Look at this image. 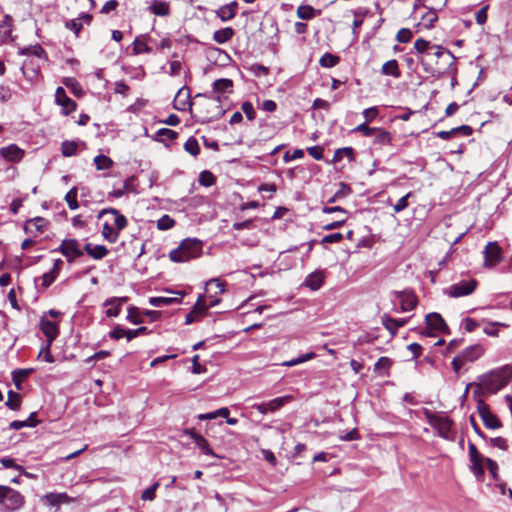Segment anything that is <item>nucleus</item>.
Masks as SVG:
<instances>
[{"mask_svg": "<svg viewBox=\"0 0 512 512\" xmlns=\"http://www.w3.org/2000/svg\"><path fill=\"white\" fill-rule=\"evenodd\" d=\"M127 311L128 313L126 318L130 323L138 325L144 322L143 310H141L140 308L136 306H130L128 307Z\"/></svg>", "mask_w": 512, "mask_h": 512, "instance_id": "nucleus-31", "label": "nucleus"}, {"mask_svg": "<svg viewBox=\"0 0 512 512\" xmlns=\"http://www.w3.org/2000/svg\"><path fill=\"white\" fill-rule=\"evenodd\" d=\"M128 301V297H111L107 299L103 306L108 307L105 311V314L107 317H117L121 310L124 303Z\"/></svg>", "mask_w": 512, "mask_h": 512, "instance_id": "nucleus-13", "label": "nucleus"}, {"mask_svg": "<svg viewBox=\"0 0 512 512\" xmlns=\"http://www.w3.org/2000/svg\"><path fill=\"white\" fill-rule=\"evenodd\" d=\"M483 353L484 349L482 348V346L475 344L463 350L460 356L464 359V361L472 362L478 359Z\"/></svg>", "mask_w": 512, "mask_h": 512, "instance_id": "nucleus-23", "label": "nucleus"}, {"mask_svg": "<svg viewBox=\"0 0 512 512\" xmlns=\"http://www.w3.org/2000/svg\"><path fill=\"white\" fill-rule=\"evenodd\" d=\"M241 109L249 121H253L256 118V112L251 102H244L241 106Z\"/></svg>", "mask_w": 512, "mask_h": 512, "instance_id": "nucleus-59", "label": "nucleus"}, {"mask_svg": "<svg viewBox=\"0 0 512 512\" xmlns=\"http://www.w3.org/2000/svg\"><path fill=\"white\" fill-rule=\"evenodd\" d=\"M234 36V30L231 27H225L214 32L213 40L216 43L223 44Z\"/></svg>", "mask_w": 512, "mask_h": 512, "instance_id": "nucleus-30", "label": "nucleus"}, {"mask_svg": "<svg viewBox=\"0 0 512 512\" xmlns=\"http://www.w3.org/2000/svg\"><path fill=\"white\" fill-rule=\"evenodd\" d=\"M407 322H408L407 318L395 319L387 314H384L381 317L382 325L385 327L386 330L389 331V333L392 336H395L398 332V329L405 326L407 324Z\"/></svg>", "mask_w": 512, "mask_h": 512, "instance_id": "nucleus-19", "label": "nucleus"}, {"mask_svg": "<svg viewBox=\"0 0 512 512\" xmlns=\"http://www.w3.org/2000/svg\"><path fill=\"white\" fill-rule=\"evenodd\" d=\"M229 414H230L229 409L227 407H222L215 412L200 414L198 416V418L200 420H212V419H216L217 417H227Z\"/></svg>", "mask_w": 512, "mask_h": 512, "instance_id": "nucleus-47", "label": "nucleus"}, {"mask_svg": "<svg viewBox=\"0 0 512 512\" xmlns=\"http://www.w3.org/2000/svg\"><path fill=\"white\" fill-rule=\"evenodd\" d=\"M106 214H111L114 216V228L118 231V233L127 227L128 220L123 214L120 213L118 209L112 207L104 208L99 212L98 218H101Z\"/></svg>", "mask_w": 512, "mask_h": 512, "instance_id": "nucleus-14", "label": "nucleus"}, {"mask_svg": "<svg viewBox=\"0 0 512 512\" xmlns=\"http://www.w3.org/2000/svg\"><path fill=\"white\" fill-rule=\"evenodd\" d=\"M65 27L74 32L76 37H79V34L82 30L83 24L80 22V19H71L65 22Z\"/></svg>", "mask_w": 512, "mask_h": 512, "instance_id": "nucleus-53", "label": "nucleus"}, {"mask_svg": "<svg viewBox=\"0 0 512 512\" xmlns=\"http://www.w3.org/2000/svg\"><path fill=\"white\" fill-rule=\"evenodd\" d=\"M54 251L61 252L69 262L83 256L79 242L76 239H64L61 245Z\"/></svg>", "mask_w": 512, "mask_h": 512, "instance_id": "nucleus-9", "label": "nucleus"}, {"mask_svg": "<svg viewBox=\"0 0 512 512\" xmlns=\"http://www.w3.org/2000/svg\"><path fill=\"white\" fill-rule=\"evenodd\" d=\"M195 444L203 454L218 457L210 448L208 441L203 436L197 437V442H195Z\"/></svg>", "mask_w": 512, "mask_h": 512, "instance_id": "nucleus-50", "label": "nucleus"}, {"mask_svg": "<svg viewBox=\"0 0 512 512\" xmlns=\"http://www.w3.org/2000/svg\"><path fill=\"white\" fill-rule=\"evenodd\" d=\"M175 225V221L173 218H171L169 215L165 214L163 215L158 221H157V228L159 230L165 231L168 229H171Z\"/></svg>", "mask_w": 512, "mask_h": 512, "instance_id": "nucleus-52", "label": "nucleus"}, {"mask_svg": "<svg viewBox=\"0 0 512 512\" xmlns=\"http://www.w3.org/2000/svg\"><path fill=\"white\" fill-rule=\"evenodd\" d=\"M8 398L5 405L14 411H18L21 407L22 398L21 395L13 390L8 391Z\"/></svg>", "mask_w": 512, "mask_h": 512, "instance_id": "nucleus-36", "label": "nucleus"}, {"mask_svg": "<svg viewBox=\"0 0 512 512\" xmlns=\"http://www.w3.org/2000/svg\"><path fill=\"white\" fill-rule=\"evenodd\" d=\"M233 92V81L228 78L217 79L212 85V97L207 102V105H213L216 109L215 113L207 115L206 119H219L225 114V110L220 106L222 97L225 94H231Z\"/></svg>", "mask_w": 512, "mask_h": 512, "instance_id": "nucleus-3", "label": "nucleus"}, {"mask_svg": "<svg viewBox=\"0 0 512 512\" xmlns=\"http://www.w3.org/2000/svg\"><path fill=\"white\" fill-rule=\"evenodd\" d=\"M77 195H78L77 187H72L65 195V201L67 202L68 207L71 210H76L79 207V204L77 201Z\"/></svg>", "mask_w": 512, "mask_h": 512, "instance_id": "nucleus-46", "label": "nucleus"}, {"mask_svg": "<svg viewBox=\"0 0 512 512\" xmlns=\"http://www.w3.org/2000/svg\"><path fill=\"white\" fill-rule=\"evenodd\" d=\"M412 196V193L411 192H408L406 195H404L403 197H401L397 203L393 206V209H394V212L395 213H399L403 210H405L409 203H408V199Z\"/></svg>", "mask_w": 512, "mask_h": 512, "instance_id": "nucleus-56", "label": "nucleus"}, {"mask_svg": "<svg viewBox=\"0 0 512 512\" xmlns=\"http://www.w3.org/2000/svg\"><path fill=\"white\" fill-rule=\"evenodd\" d=\"M150 332L151 331L146 326H141L137 329H127V341H131L140 335L149 334Z\"/></svg>", "mask_w": 512, "mask_h": 512, "instance_id": "nucleus-55", "label": "nucleus"}, {"mask_svg": "<svg viewBox=\"0 0 512 512\" xmlns=\"http://www.w3.org/2000/svg\"><path fill=\"white\" fill-rule=\"evenodd\" d=\"M477 412L486 428L499 429L502 427L500 419L491 412L490 406L481 398L477 400Z\"/></svg>", "mask_w": 512, "mask_h": 512, "instance_id": "nucleus-7", "label": "nucleus"}, {"mask_svg": "<svg viewBox=\"0 0 512 512\" xmlns=\"http://www.w3.org/2000/svg\"><path fill=\"white\" fill-rule=\"evenodd\" d=\"M428 423L438 431L439 436L445 439L450 438L453 421L446 416H440L429 410L424 412Z\"/></svg>", "mask_w": 512, "mask_h": 512, "instance_id": "nucleus-5", "label": "nucleus"}, {"mask_svg": "<svg viewBox=\"0 0 512 512\" xmlns=\"http://www.w3.org/2000/svg\"><path fill=\"white\" fill-rule=\"evenodd\" d=\"M393 365V361L386 356L380 357L374 365V371L380 375L388 374V370Z\"/></svg>", "mask_w": 512, "mask_h": 512, "instance_id": "nucleus-34", "label": "nucleus"}, {"mask_svg": "<svg viewBox=\"0 0 512 512\" xmlns=\"http://www.w3.org/2000/svg\"><path fill=\"white\" fill-rule=\"evenodd\" d=\"M55 101L61 106L64 115L70 114L77 108V103L67 96L66 91L62 87L56 89Z\"/></svg>", "mask_w": 512, "mask_h": 512, "instance_id": "nucleus-10", "label": "nucleus"}, {"mask_svg": "<svg viewBox=\"0 0 512 512\" xmlns=\"http://www.w3.org/2000/svg\"><path fill=\"white\" fill-rule=\"evenodd\" d=\"M184 149L187 153L194 157L198 156L200 153V146L198 141L195 137L192 136L185 142Z\"/></svg>", "mask_w": 512, "mask_h": 512, "instance_id": "nucleus-45", "label": "nucleus"}, {"mask_svg": "<svg viewBox=\"0 0 512 512\" xmlns=\"http://www.w3.org/2000/svg\"><path fill=\"white\" fill-rule=\"evenodd\" d=\"M158 487H159V483L156 482L152 486H150L149 488L144 490L142 495H141V499L144 500V501H146V500H148V501L154 500L155 499V492H156Z\"/></svg>", "mask_w": 512, "mask_h": 512, "instance_id": "nucleus-61", "label": "nucleus"}, {"mask_svg": "<svg viewBox=\"0 0 512 512\" xmlns=\"http://www.w3.org/2000/svg\"><path fill=\"white\" fill-rule=\"evenodd\" d=\"M63 84L69 88L75 96L80 97L83 95V89L75 78L67 77L63 80Z\"/></svg>", "mask_w": 512, "mask_h": 512, "instance_id": "nucleus-41", "label": "nucleus"}, {"mask_svg": "<svg viewBox=\"0 0 512 512\" xmlns=\"http://www.w3.org/2000/svg\"><path fill=\"white\" fill-rule=\"evenodd\" d=\"M484 265L492 268L498 265L502 260V249L498 242H488L485 246L484 251Z\"/></svg>", "mask_w": 512, "mask_h": 512, "instance_id": "nucleus-8", "label": "nucleus"}, {"mask_svg": "<svg viewBox=\"0 0 512 512\" xmlns=\"http://www.w3.org/2000/svg\"><path fill=\"white\" fill-rule=\"evenodd\" d=\"M24 150L16 144H10L0 149V156L8 162H19L24 157Z\"/></svg>", "mask_w": 512, "mask_h": 512, "instance_id": "nucleus-15", "label": "nucleus"}, {"mask_svg": "<svg viewBox=\"0 0 512 512\" xmlns=\"http://www.w3.org/2000/svg\"><path fill=\"white\" fill-rule=\"evenodd\" d=\"M343 238H344V236L342 233L336 232V233L325 235L322 238L321 243L322 244L339 243L340 241H342Z\"/></svg>", "mask_w": 512, "mask_h": 512, "instance_id": "nucleus-62", "label": "nucleus"}, {"mask_svg": "<svg viewBox=\"0 0 512 512\" xmlns=\"http://www.w3.org/2000/svg\"><path fill=\"white\" fill-rule=\"evenodd\" d=\"M216 15L222 20V21H228L235 17V12H232V10H229L228 6L223 5L221 6L217 11Z\"/></svg>", "mask_w": 512, "mask_h": 512, "instance_id": "nucleus-54", "label": "nucleus"}, {"mask_svg": "<svg viewBox=\"0 0 512 512\" xmlns=\"http://www.w3.org/2000/svg\"><path fill=\"white\" fill-rule=\"evenodd\" d=\"M40 329H41L42 333L45 335L47 342H49V345H52L53 341L59 335L58 324L56 322H53V321H50L47 319H41Z\"/></svg>", "mask_w": 512, "mask_h": 512, "instance_id": "nucleus-17", "label": "nucleus"}, {"mask_svg": "<svg viewBox=\"0 0 512 512\" xmlns=\"http://www.w3.org/2000/svg\"><path fill=\"white\" fill-rule=\"evenodd\" d=\"M37 419V412H32L26 420H14L9 424V428L13 430H20L24 427H36L39 424Z\"/></svg>", "mask_w": 512, "mask_h": 512, "instance_id": "nucleus-22", "label": "nucleus"}, {"mask_svg": "<svg viewBox=\"0 0 512 512\" xmlns=\"http://www.w3.org/2000/svg\"><path fill=\"white\" fill-rule=\"evenodd\" d=\"M78 145L75 141H63L61 144V153L64 157H71L76 155Z\"/></svg>", "mask_w": 512, "mask_h": 512, "instance_id": "nucleus-43", "label": "nucleus"}, {"mask_svg": "<svg viewBox=\"0 0 512 512\" xmlns=\"http://www.w3.org/2000/svg\"><path fill=\"white\" fill-rule=\"evenodd\" d=\"M33 372L32 368L29 369H16L12 372V381L17 390L22 389V382Z\"/></svg>", "mask_w": 512, "mask_h": 512, "instance_id": "nucleus-28", "label": "nucleus"}, {"mask_svg": "<svg viewBox=\"0 0 512 512\" xmlns=\"http://www.w3.org/2000/svg\"><path fill=\"white\" fill-rule=\"evenodd\" d=\"M169 291L177 294L178 296H176V297H151V298H149V303L155 307L169 306L172 304L180 303L184 296L183 290H169Z\"/></svg>", "mask_w": 512, "mask_h": 512, "instance_id": "nucleus-18", "label": "nucleus"}, {"mask_svg": "<svg viewBox=\"0 0 512 512\" xmlns=\"http://www.w3.org/2000/svg\"><path fill=\"white\" fill-rule=\"evenodd\" d=\"M94 163L97 170L110 169L114 164L113 160L110 157L103 154L97 155L94 158Z\"/></svg>", "mask_w": 512, "mask_h": 512, "instance_id": "nucleus-40", "label": "nucleus"}, {"mask_svg": "<svg viewBox=\"0 0 512 512\" xmlns=\"http://www.w3.org/2000/svg\"><path fill=\"white\" fill-rule=\"evenodd\" d=\"M440 45L431 44L429 41L424 40L422 38H419L414 43V48L417 51V53L420 55L419 60L422 63V60L426 57L428 54H433L435 52L436 47H439Z\"/></svg>", "mask_w": 512, "mask_h": 512, "instance_id": "nucleus-21", "label": "nucleus"}, {"mask_svg": "<svg viewBox=\"0 0 512 512\" xmlns=\"http://www.w3.org/2000/svg\"><path fill=\"white\" fill-rule=\"evenodd\" d=\"M297 16L302 20H311L316 16V11L310 5H300L297 8Z\"/></svg>", "mask_w": 512, "mask_h": 512, "instance_id": "nucleus-42", "label": "nucleus"}, {"mask_svg": "<svg viewBox=\"0 0 512 512\" xmlns=\"http://www.w3.org/2000/svg\"><path fill=\"white\" fill-rule=\"evenodd\" d=\"M102 236L109 243H115L119 238V233L112 225L105 222L102 228Z\"/></svg>", "mask_w": 512, "mask_h": 512, "instance_id": "nucleus-37", "label": "nucleus"}, {"mask_svg": "<svg viewBox=\"0 0 512 512\" xmlns=\"http://www.w3.org/2000/svg\"><path fill=\"white\" fill-rule=\"evenodd\" d=\"M20 54H22V55L32 54L38 58L48 59L47 52L40 44H36L33 46H28V47L23 48L20 50Z\"/></svg>", "mask_w": 512, "mask_h": 512, "instance_id": "nucleus-35", "label": "nucleus"}, {"mask_svg": "<svg viewBox=\"0 0 512 512\" xmlns=\"http://www.w3.org/2000/svg\"><path fill=\"white\" fill-rule=\"evenodd\" d=\"M395 297L401 302V311L408 312L413 310L417 304L418 299L412 291L401 290L395 293Z\"/></svg>", "mask_w": 512, "mask_h": 512, "instance_id": "nucleus-12", "label": "nucleus"}, {"mask_svg": "<svg viewBox=\"0 0 512 512\" xmlns=\"http://www.w3.org/2000/svg\"><path fill=\"white\" fill-rule=\"evenodd\" d=\"M391 140L392 137L388 131L378 128V131L375 132L374 144L386 146L391 144Z\"/></svg>", "mask_w": 512, "mask_h": 512, "instance_id": "nucleus-39", "label": "nucleus"}, {"mask_svg": "<svg viewBox=\"0 0 512 512\" xmlns=\"http://www.w3.org/2000/svg\"><path fill=\"white\" fill-rule=\"evenodd\" d=\"M468 453L471 472L478 480H482L485 475L484 464H486L487 457H484L472 442L468 443Z\"/></svg>", "mask_w": 512, "mask_h": 512, "instance_id": "nucleus-6", "label": "nucleus"}, {"mask_svg": "<svg viewBox=\"0 0 512 512\" xmlns=\"http://www.w3.org/2000/svg\"><path fill=\"white\" fill-rule=\"evenodd\" d=\"M422 66L426 73L435 77L445 74L457 73L456 57L445 47H436L433 54H428L422 60Z\"/></svg>", "mask_w": 512, "mask_h": 512, "instance_id": "nucleus-1", "label": "nucleus"}, {"mask_svg": "<svg viewBox=\"0 0 512 512\" xmlns=\"http://www.w3.org/2000/svg\"><path fill=\"white\" fill-rule=\"evenodd\" d=\"M178 137V133L169 128H161L156 132L155 140L166 143L167 140H175Z\"/></svg>", "mask_w": 512, "mask_h": 512, "instance_id": "nucleus-38", "label": "nucleus"}, {"mask_svg": "<svg viewBox=\"0 0 512 512\" xmlns=\"http://www.w3.org/2000/svg\"><path fill=\"white\" fill-rule=\"evenodd\" d=\"M208 307L209 306L206 304V298L204 295H199L196 303L193 306V308L197 309V311L203 316L206 314Z\"/></svg>", "mask_w": 512, "mask_h": 512, "instance_id": "nucleus-63", "label": "nucleus"}, {"mask_svg": "<svg viewBox=\"0 0 512 512\" xmlns=\"http://www.w3.org/2000/svg\"><path fill=\"white\" fill-rule=\"evenodd\" d=\"M326 275L327 273L325 270H316L306 277L304 283L302 284V287L320 288L325 283Z\"/></svg>", "mask_w": 512, "mask_h": 512, "instance_id": "nucleus-20", "label": "nucleus"}, {"mask_svg": "<svg viewBox=\"0 0 512 512\" xmlns=\"http://www.w3.org/2000/svg\"><path fill=\"white\" fill-rule=\"evenodd\" d=\"M412 38V32L407 28H402L398 31L396 39L400 43H407Z\"/></svg>", "mask_w": 512, "mask_h": 512, "instance_id": "nucleus-64", "label": "nucleus"}, {"mask_svg": "<svg viewBox=\"0 0 512 512\" xmlns=\"http://www.w3.org/2000/svg\"><path fill=\"white\" fill-rule=\"evenodd\" d=\"M292 400L293 397L291 395L277 397L267 402V406L270 412H275L281 409L284 405L290 403Z\"/></svg>", "mask_w": 512, "mask_h": 512, "instance_id": "nucleus-32", "label": "nucleus"}, {"mask_svg": "<svg viewBox=\"0 0 512 512\" xmlns=\"http://www.w3.org/2000/svg\"><path fill=\"white\" fill-rule=\"evenodd\" d=\"M355 132H360L366 137H370L375 134L376 131H378V128L376 127H370L368 126V123H362L354 128Z\"/></svg>", "mask_w": 512, "mask_h": 512, "instance_id": "nucleus-57", "label": "nucleus"}, {"mask_svg": "<svg viewBox=\"0 0 512 512\" xmlns=\"http://www.w3.org/2000/svg\"><path fill=\"white\" fill-rule=\"evenodd\" d=\"M340 61V57L331 53H325L319 60V64L325 68L336 66Z\"/></svg>", "mask_w": 512, "mask_h": 512, "instance_id": "nucleus-44", "label": "nucleus"}, {"mask_svg": "<svg viewBox=\"0 0 512 512\" xmlns=\"http://www.w3.org/2000/svg\"><path fill=\"white\" fill-rule=\"evenodd\" d=\"M438 20L436 10L430 8L425 14L421 16V22L418 25H422L426 29H430L434 26V23Z\"/></svg>", "mask_w": 512, "mask_h": 512, "instance_id": "nucleus-33", "label": "nucleus"}, {"mask_svg": "<svg viewBox=\"0 0 512 512\" xmlns=\"http://www.w3.org/2000/svg\"><path fill=\"white\" fill-rule=\"evenodd\" d=\"M24 504L25 498L19 491L6 485H0V505L6 511L19 510Z\"/></svg>", "mask_w": 512, "mask_h": 512, "instance_id": "nucleus-4", "label": "nucleus"}, {"mask_svg": "<svg viewBox=\"0 0 512 512\" xmlns=\"http://www.w3.org/2000/svg\"><path fill=\"white\" fill-rule=\"evenodd\" d=\"M185 87L181 88L174 99V108L180 111L186 110V107L192 103L189 101L190 95L187 89L184 93Z\"/></svg>", "mask_w": 512, "mask_h": 512, "instance_id": "nucleus-24", "label": "nucleus"}, {"mask_svg": "<svg viewBox=\"0 0 512 512\" xmlns=\"http://www.w3.org/2000/svg\"><path fill=\"white\" fill-rule=\"evenodd\" d=\"M203 243L197 238H186L179 246L169 253V258L175 263H184L201 256Z\"/></svg>", "mask_w": 512, "mask_h": 512, "instance_id": "nucleus-2", "label": "nucleus"}, {"mask_svg": "<svg viewBox=\"0 0 512 512\" xmlns=\"http://www.w3.org/2000/svg\"><path fill=\"white\" fill-rule=\"evenodd\" d=\"M152 48L148 46V44L138 37L133 42V52L134 54H142V53H150Z\"/></svg>", "mask_w": 512, "mask_h": 512, "instance_id": "nucleus-51", "label": "nucleus"}, {"mask_svg": "<svg viewBox=\"0 0 512 512\" xmlns=\"http://www.w3.org/2000/svg\"><path fill=\"white\" fill-rule=\"evenodd\" d=\"M109 337L113 340H119L122 337L127 338V329H124L121 325H116L110 332Z\"/></svg>", "mask_w": 512, "mask_h": 512, "instance_id": "nucleus-60", "label": "nucleus"}, {"mask_svg": "<svg viewBox=\"0 0 512 512\" xmlns=\"http://www.w3.org/2000/svg\"><path fill=\"white\" fill-rule=\"evenodd\" d=\"M109 253V250L104 245H95L92 250L91 257L96 260H100L106 257Z\"/></svg>", "mask_w": 512, "mask_h": 512, "instance_id": "nucleus-58", "label": "nucleus"}, {"mask_svg": "<svg viewBox=\"0 0 512 512\" xmlns=\"http://www.w3.org/2000/svg\"><path fill=\"white\" fill-rule=\"evenodd\" d=\"M44 498L50 506H58L60 504L70 503L73 501V499L66 493H48Z\"/></svg>", "mask_w": 512, "mask_h": 512, "instance_id": "nucleus-26", "label": "nucleus"}, {"mask_svg": "<svg viewBox=\"0 0 512 512\" xmlns=\"http://www.w3.org/2000/svg\"><path fill=\"white\" fill-rule=\"evenodd\" d=\"M148 10L156 16H168L170 14L169 4L161 0H153Z\"/></svg>", "mask_w": 512, "mask_h": 512, "instance_id": "nucleus-25", "label": "nucleus"}, {"mask_svg": "<svg viewBox=\"0 0 512 512\" xmlns=\"http://www.w3.org/2000/svg\"><path fill=\"white\" fill-rule=\"evenodd\" d=\"M344 157L348 159L349 162L355 161V151L352 147H343L339 148L335 151L333 156V162H340Z\"/></svg>", "mask_w": 512, "mask_h": 512, "instance_id": "nucleus-29", "label": "nucleus"}, {"mask_svg": "<svg viewBox=\"0 0 512 512\" xmlns=\"http://www.w3.org/2000/svg\"><path fill=\"white\" fill-rule=\"evenodd\" d=\"M216 183V177L208 170H204L199 175V184L204 187H210Z\"/></svg>", "mask_w": 512, "mask_h": 512, "instance_id": "nucleus-48", "label": "nucleus"}, {"mask_svg": "<svg viewBox=\"0 0 512 512\" xmlns=\"http://www.w3.org/2000/svg\"><path fill=\"white\" fill-rule=\"evenodd\" d=\"M381 73L386 76H392L394 78H400L401 77V71L399 69V65L397 60L392 59L387 62H385L382 65Z\"/></svg>", "mask_w": 512, "mask_h": 512, "instance_id": "nucleus-27", "label": "nucleus"}, {"mask_svg": "<svg viewBox=\"0 0 512 512\" xmlns=\"http://www.w3.org/2000/svg\"><path fill=\"white\" fill-rule=\"evenodd\" d=\"M427 328L431 330H435L442 333H449V328L442 318V316L438 313H430L425 317Z\"/></svg>", "mask_w": 512, "mask_h": 512, "instance_id": "nucleus-16", "label": "nucleus"}, {"mask_svg": "<svg viewBox=\"0 0 512 512\" xmlns=\"http://www.w3.org/2000/svg\"><path fill=\"white\" fill-rule=\"evenodd\" d=\"M48 225V222L43 217H35L27 220L24 224V231L27 234H31L33 236H38L39 234L44 233Z\"/></svg>", "mask_w": 512, "mask_h": 512, "instance_id": "nucleus-11", "label": "nucleus"}, {"mask_svg": "<svg viewBox=\"0 0 512 512\" xmlns=\"http://www.w3.org/2000/svg\"><path fill=\"white\" fill-rule=\"evenodd\" d=\"M339 186L340 189L331 198L328 199V203H334L338 199L344 198L351 193V188L347 184L340 182Z\"/></svg>", "mask_w": 512, "mask_h": 512, "instance_id": "nucleus-49", "label": "nucleus"}]
</instances>
